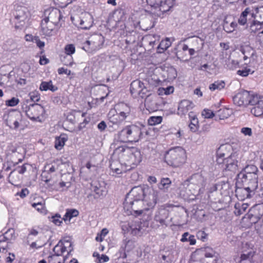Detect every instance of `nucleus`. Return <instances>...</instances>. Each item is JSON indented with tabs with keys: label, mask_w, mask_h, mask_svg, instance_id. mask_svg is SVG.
<instances>
[{
	"label": "nucleus",
	"mask_w": 263,
	"mask_h": 263,
	"mask_svg": "<svg viewBox=\"0 0 263 263\" xmlns=\"http://www.w3.org/2000/svg\"><path fill=\"white\" fill-rule=\"evenodd\" d=\"M128 154L130 155V159L133 163L137 164L141 161L142 155L140 151L138 148L135 147L130 148V153Z\"/></svg>",
	"instance_id": "24"
},
{
	"label": "nucleus",
	"mask_w": 263,
	"mask_h": 263,
	"mask_svg": "<svg viewBox=\"0 0 263 263\" xmlns=\"http://www.w3.org/2000/svg\"><path fill=\"white\" fill-rule=\"evenodd\" d=\"M232 146L229 144H225L220 146L217 151V156L220 157H228L232 153Z\"/></svg>",
	"instance_id": "23"
},
{
	"label": "nucleus",
	"mask_w": 263,
	"mask_h": 263,
	"mask_svg": "<svg viewBox=\"0 0 263 263\" xmlns=\"http://www.w3.org/2000/svg\"><path fill=\"white\" fill-rule=\"evenodd\" d=\"M141 186L142 187L143 192V198L148 210L150 208H153L156 205L159 195V192L146 185Z\"/></svg>",
	"instance_id": "7"
},
{
	"label": "nucleus",
	"mask_w": 263,
	"mask_h": 263,
	"mask_svg": "<svg viewBox=\"0 0 263 263\" xmlns=\"http://www.w3.org/2000/svg\"><path fill=\"white\" fill-rule=\"evenodd\" d=\"M51 219V221L55 225L60 226L62 223V220H61V215L59 214H56L55 215L52 216Z\"/></svg>",
	"instance_id": "53"
},
{
	"label": "nucleus",
	"mask_w": 263,
	"mask_h": 263,
	"mask_svg": "<svg viewBox=\"0 0 263 263\" xmlns=\"http://www.w3.org/2000/svg\"><path fill=\"white\" fill-rule=\"evenodd\" d=\"M14 15V19L16 20L15 23L20 24V25L15 24V28H18L23 25L24 21L27 18L26 8L24 7H17Z\"/></svg>",
	"instance_id": "16"
},
{
	"label": "nucleus",
	"mask_w": 263,
	"mask_h": 263,
	"mask_svg": "<svg viewBox=\"0 0 263 263\" xmlns=\"http://www.w3.org/2000/svg\"><path fill=\"white\" fill-rule=\"evenodd\" d=\"M66 248H55L54 247L53 251V254L50 255L48 257L49 261H50L51 259H54L57 256H62L63 253L66 251Z\"/></svg>",
	"instance_id": "43"
},
{
	"label": "nucleus",
	"mask_w": 263,
	"mask_h": 263,
	"mask_svg": "<svg viewBox=\"0 0 263 263\" xmlns=\"http://www.w3.org/2000/svg\"><path fill=\"white\" fill-rule=\"evenodd\" d=\"M71 20L77 27L83 29H89L93 24L92 15L87 12H81L80 15L77 14L71 16Z\"/></svg>",
	"instance_id": "5"
},
{
	"label": "nucleus",
	"mask_w": 263,
	"mask_h": 263,
	"mask_svg": "<svg viewBox=\"0 0 263 263\" xmlns=\"http://www.w3.org/2000/svg\"><path fill=\"white\" fill-rule=\"evenodd\" d=\"M79 215V211L75 209L67 210L66 216L69 217V221L74 217H77Z\"/></svg>",
	"instance_id": "54"
},
{
	"label": "nucleus",
	"mask_w": 263,
	"mask_h": 263,
	"mask_svg": "<svg viewBox=\"0 0 263 263\" xmlns=\"http://www.w3.org/2000/svg\"><path fill=\"white\" fill-rule=\"evenodd\" d=\"M236 185H237L236 184ZM247 186L236 185L235 190L236 196L239 200H244L246 199L250 198L255 192H252L249 190Z\"/></svg>",
	"instance_id": "17"
},
{
	"label": "nucleus",
	"mask_w": 263,
	"mask_h": 263,
	"mask_svg": "<svg viewBox=\"0 0 263 263\" xmlns=\"http://www.w3.org/2000/svg\"><path fill=\"white\" fill-rule=\"evenodd\" d=\"M58 5L62 7L67 6L69 4H70L72 1L70 0H56Z\"/></svg>",
	"instance_id": "64"
},
{
	"label": "nucleus",
	"mask_w": 263,
	"mask_h": 263,
	"mask_svg": "<svg viewBox=\"0 0 263 263\" xmlns=\"http://www.w3.org/2000/svg\"><path fill=\"white\" fill-rule=\"evenodd\" d=\"M29 165L27 164H23L21 166H18L15 168L14 171H16L19 174H24L27 170V166Z\"/></svg>",
	"instance_id": "62"
},
{
	"label": "nucleus",
	"mask_w": 263,
	"mask_h": 263,
	"mask_svg": "<svg viewBox=\"0 0 263 263\" xmlns=\"http://www.w3.org/2000/svg\"><path fill=\"white\" fill-rule=\"evenodd\" d=\"M108 233V230L106 228L103 229L98 234L96 237L97 241H102L104 237Z\"/></svg>",
	"instance_id": "48"
},
{
	"label": "nucleus",
	"mask_w": 263,
	"mask_h": 263,
	"mask_svg": "<svg viewBox=\"0 0 263 263\" xmlns=\"http://www.w3.org/2000/svg\"><path fill=\"white\" fill-rule=\"evenodd\" d=\"M209 249L204 254L205 258L202 259L200 263H217L219 256V254L212 249Z\"/></svg>",
	"instance_id": "21"
},
{
	"label": "nucleus",
	"mask_w": 263,
	"mask_h": 263,
	"mask_svg": "<svg viewBox=\"0 0 263 263\" xmlns=\"http://www.w3.org/2000/svg\"><path fill=\"white\" fill-rule=\"evenodd\" d=\"M162 117L161 116H152L148 120V123L149 125H155L161 123Z\"/></svg>",
	"instance_id": "46"
},
{
	"label": "nucleus",
	"mask_w": 263,
	"mask_h": 263,
	"mask_svg": "<svg viewBox=\"0 0 263 263\" xmlns=\"http://www.w3.org/2000/svg\"><path fill=\"white\" fill-rule=\"evenodd\" d=\"M4 119L7 126L10 128L16 129L20 126V122L22 121V115L17 111H11L5 114Z\"/></svg>",
	"instance_id": "10"
},
{
	"label": "nucleus",
	"mask_w": 263,
	"mask_h": 263,
	"mask_svg": "<svg viewBox=\"0 0 263 263\" xmlns=\"http://www.w3.org/2000/svg\"><path fill=\"white\" fill-rule=\"evenodd\" d=\"M167 78L169 80H173L177 76V72L175 68L172 66L168 67L166 70Z\"/></svg>",
	"instance_id": "45"
},
{
	"label": "nucleus",
	"mask_w": 263,
	"mask_h": 263,
	"mask_svg": "<svg viewBox=\"0 0 263 263\" xmlns=\"http://www.w3.org/2000/svg\"><path fill=\"white\" fill-rule=\"evenodd\" d=\"M260 101H263V100L259 99L257 96L250 95V98L249 99V104L255 106L258 105Z\"/></svg>",
	"instance_id": "47"
},
{
	"label": "nucleus",
	"mask_w": 263,
	"mask_h": 263,
	"mask_svg": "<svg viewBox=\"0 0 263 263\" xmlns=\"http://www.w3.org/2000/svg\"><path fill=\"white\" fill-rule=\"evenodd\" d=\"M30 99L33 102H37L40 99V97L37 91H32L29 93Z\"/></svg>",
	"instance_id": "59"
},
{
	"label": "nucleus",
	"mask_w": 263,
	"mask_h": 263,
	"mask_svg": "<svg viewBox=\"0 0 263 263\" xmlns=\"http://www.w3.org/2000/svg\"><path fill=\"white\" fill-rule=\"evenodd\" d=\"M231 114V110L228 108H222L215 112V115L220 120H223L228 118Z\"/></svg>",
	"instance_id": "32"
},
{
	"label": "nucleus",
	"mask_w": 263,
	"mask_h": 263,
	"mask_svg": "<svg viewBox=\"0 0 263 263\" xmlns=\"http://www.w3.org/2000/svg\"><path fill=\"white\" fill-rule=\"evenodd\" d=\"M174 0H146V2L152 7L158 9L155 13L158 16L168 11L173 5Z\"/></svg>",
	"instance_id": "9"
},
{
	"label": "nucleus",
	"mask_w": 263,
	"mask_h": 263,
	"mask_svg": "<svg viewBox=\"0 0 263 263\" xmlns=\"http://www.w3.org/2000/svg\"><path fill=\"white\" fill-rule=\"evenodd\" d=\"M108 118L110 122L114 124H118L123 121L121 119L120 114L117 112L116 108L111 109L108 114Z\"/></svg>",
	"instance_id": "25"
},
{
	"label": "nucleus",
	"mask_w": 263,
	"mask_h": 263,
	"mask_svg": "<svg viewBox=\"0 0 263 263\" xmlns=\"http://www.w3.org/2000/svg\"><path fill=\"white\" fill-rule=\"evenodd\" d=\"M262 25L258 23V22L253 21V22L250 26V30L252 32L256 33L261 29V27Z\"/></svg>",
	"instance_id": "49"
},
{
	"label": "nucleus",
	"mask_w": 263,
	"mask_h": 263,
	"mask_svg": "<svg viewBox=\"0 0 263 263\" xmlns=\"http://www.w3.org/2000/svg\"><path fill=\"white\" fill-rule=\"evenodd\" d=\"M127 231L130 232L133 235H139L141 233V228L139 225V221L132 222L128 224Z\"/></svg>",
	"instance_id": "30"
},
{
	"label": "nucleus",
	"mask_w": 263,
	"mask_h": 263,
	"mask_svg": "<svg viewBox=\"0 0 263 263\" xmlns=\"http://www.w3.org/2000/svg\"><path fill=\"white\" fill-rule=\"evenodd\" d=\"M241 132L245 136H251L252 135V129L249 127H243L241 129Z\"/></svg>",
	"instance_id": "63"
},
{
	"label": "nucleus",
	"mask_w": 263,
	"mask_h": 263,
	"mask_svg": "<svg viewBox=\"0 0 263 263\" xmlns=\"http://www.w3.org/2000/svg\"><path fill=\"white\" fill-rule=\"evenodd\" d=\"M256 11L255 14L251 12V16L255 19V21L263 25V8L260 9L256 8Z\"/></svg>",
	"instance_id": "39"
},
{
	"label": "nucleus",
	"mask_w": 263,
	"mask_h": 263,
	"mask_svg": "<svg viewBox=\"0 0 263 263\" xmlns=\"http://www.w3.org/2000/svg\"><path fill=\"white\" fill-rule=\"evenodd\" d=\"M251 11L250 8H247L246 9L241 13L239 19L238 23L240 25H244L247 23V16L248 14L251 15Z\"/></svg>",
	"instance_id": "40"
},
{
	"label": "nucleus",
	"mask_w": 263,
	"mask_h": 263,
	"mask_svg": "<svg viewBox=\"0 0 263 263\" xmlns=\"http://www.w3.org/2000/svg\"><path fill=\"white\" fill-rule=\"evenodd\" d=\"M205 185V180L203 176L199 173L194 174L180 184L179 194L183 198L194 199Z\"/></svg>",
	"instance_id": "2"
},
{
	"label": "nucleus",
	"mask_w": 263,
	"mask_h": 263,
	"mask_svg": "<svg viewBox=\"0 0 263 263\" xmlns=\"http://www.w3.org/2000/svg\"><path fill=\"white\" fill-rule=\"evenodd\" d=\"M189 116L191 120V125H193L198 126V120L196 117V115L193 111H190L189 113Z\"/></svg>",
	"instance_id": "50"
},
{
	"label": "nucleus",
	"mask_w": 263,
	"mask_h": 263,
	"mask_svg": "<svg viewBox=\"0 0 263 263\" xmlns=\"http://www.w3.org/2000/svg\"><path fill=\"white\" fill-rule=\"evenodd\" d=\"M250 98V92L243 90L237 93L233 98L235 104L238 106L247 105L249 104V99Z\"/></svg>",
	"instance_id": "15"
},
{
	"label": "nucleus",
	"mask_w": 263,
	"mask_h": 263,
	"mask_svg": "<svg viewBox=\"0 0 263 263\" xmlns=\"http://www.w3.org/2000/svg\"><path fill=\"white\" fill-rule=\"evenodd\" d=\"M5 47L7 50L12 52L13 53H17L19 50L18 44L12 39H9L7 41Z\"/></svg>",
	"instance_id": "29"
},
{
	"label": "nucleus",
	"mask_w": 263,
	"mask_h": 263,
	"mask_svg": "<svg viewBox=\"0 0 263 263\" xmlns=\"http://www.w3.org/2000/svg\"><path fill=\"white\" fill-rule=\"evenodd\" d=\"M171 183V181L169 178H163L161 180V182H160V183L159 185V189H167Z\"/></svg>",
	"instance_id": "52"
},
{
	"label": "nucleus",
	"mask_w": 263,
	"mask_h": 263,
	"mask_svg": "<svg viewBox=\"0 0 263 263\" xmlns=\"http://www.w3.org/2000/svg\"><path fill=\"white\" fill-rule=\"evenodd\" d=\"M124 208L134 216L140 215L144 211H148L143 198L141 186L134 187L127 194L124 202Z\"/></svg>",
	"instance_id": "1"
},
{
	"label": "nucleus",
	"mask_w": 263,
	"mask_h": 263,
	"mask_svg": "<svg viewBox=\"0 0 263 263\" xmlns=\"http://www.w3.org/2000/svg\"><path fill=\"white\" fill-rule=\"evenodd\" d=\"M65 53L67 54V55L66 57H64V59L68 58L69 62H64V60H62L64 64L66 65H70L72 63V57L71 55L74 53L75 52V47L72 44H69L65 46Z\"/></svg>",
	"instance_id": "26"
},
{
	"label": "nucleus",
	"mask_w": 263,
	"mask_h": 263,
	"mask_svg": "<svg viewBox=\"0 0 263 263\" xmlns=\"http://www.w3.org/2000/svg\"><path fill=\"white\" fill-rule=\"evenodd\" d=\"M185 151L182 147L177 146L171 148L165 154V162L173 167H178L185 162Z\"/></svg>",
	"instance_id": "3"
},
{
	"label": "nucleus",
	"mask_w": 263,
	"mask_h": 263,
	"mask_svg": "<svg viewBox=\"0 0 263 263\" xmlns=\"http://www.w3.org/2000/svg\"><path fill=\"white\" fill-rule=\"evenodd\" d=\"M61 163L59 160L57 159L54 161L51 164H47L45 166L44 173H51L54 172L58 169L59 165Z\"/></svg>",
	"instance_id": "35"
},
{
	"label": "nucleus",
	"mask_w": 263,
	"mask_h": 263,
	"mask_svg": "<svg viewBox=\"0 0 263 263\" xmlns=\"http://www.w3.org/2000/svg\"><path fill=\"white\" fill-rule=\"evenodd\" d=\"M251 72V69L250 68H246L245 69L241 70H238L237 71V73L241 76L242 77H247L249 75V73Z\"/></svg>",
	"instance_id": "61"
},
{
	"label": "nucleus",
	"mask_w": 263,
	"mask_h": 263,
	"mask_svg": "<svg viewBox=\"0 0 263 263\" xmlns=\"http://www.w3.org/2000/svg\"><path fill=\"white\" fill-rule=\"evenodd\" d=\"M117 112L120 114L121 119L123 121L130 115L131 109L126 104L120 103L116 106Z\"/></svg>",
	"instance_id": "22"
},
{
	"label": "nucleus",
	"mask_w": 263,
	"mask_h": 263,
	"mask_svg": "<svg viewBox=\"0 0 263 263\" xmlns=\"http://www.w3.org/2000/svg\"><path fill=\"white\" fill-rule=\"evenodd\" d=\"M194 106V105L192 102L188 100H182L178 107V114L180 116L185 115L192 109Z\"/></svg>",
	"instance_id": "20"
},
{
	"label": "nucleus",
	"mask_w": 263,
	"mask_h": 263,
	"mask_svg": "<svg viewBox=\"0 0 263 263\" xmlns=\"http://www.w3.org/2000/svg\"><path fill=\"white\" fill-rule=\"evenodd\" d=\"M247 249L242 251L240 258L241 260L251 258L255 254L253 248H246Z\"/></svg>",
	"instance_id": "38"
},
{
	"label": "nucleus",
	"mask_w": 263,
	"mask_h": 263,
	"mask_svg": "<svg viewBox=\"0 0 263 263\" xmlns=\"http://www.w3.org/2000/svg\"><path fill=\"white\" fill-rule=\"evenodd\" d=\"M55 25L47 20L43 19L41 23V32L45 36H51L53 35Z\"/></svg>",
	"instance_id": "19"
},
{
	"label": "nucleus",
	"mask_w": 263,
	"mask_h": 263,
	"mask_svg": "<svg viewBox=\"0 0 263 263\" xmlns=\"http://www.w3.org/2000/svg\"><path fill=\"white\" fill-rule=\"evenodd\" d=\"M104 42V37L101 34H95L90 37L86 42V44L90 46L92 51H96L100 49Z\"/></svg>",
	"instance_id": "13"
},
{
	"label": "nucleus",
	"mask_w": 263,
	"mask_h": 263,
	"mask_svg": "<svg viewBox=\"0 0 263 263\" xmlns=\"http://www.w3.org/2000/svg\"><path fill=\"white\" fill-rule=\"evenodd\" d=\"M130 91L134 97H137L140 95L141 98H144V95L148 92L144 83L139 80L133 81L130 84Z\"/></svg>",
	"instance_id": "11"
},
{
	"label": "nucleus",
	"mask_w": 263,
	"mask_h": 263,
	"mask_svg": "<svg viewBox=\"0 0 263 263\" xmlns=\"http://www.w3.org/2000/svg\"><path fill=\"white\" fill-rule=\"evenodd\" d=\"M225 86V83L223 81H217L214 83L211 84L209 86V89L211 91H215V90H220L223 88Z\"/></svg>",
	"instance_id": "42"
},
{
	"label": "nucleus",
	"mask_w": 263,
	"mask_h": 263,
	"mask_svg": "<svg viewBox=\"0 0 263 263\" xmlns=\"http://www.w3.org/2000/svg\"><path fill=\"white\" fill-rule=\"evenodd\" d=\"M257 167L254 165H247L239 173L246 175H258Z\"/></svg>",
	"instance_id": "33"
},
{
	"label": "nucleus",
	"mask_w": 263,
	"mask_h": 263,
	"mask_svg": "<svg viewBox=\"0 0 263 263\" xmlns=\"http://www.w3.org/2000/svg\"><path fill=\"white\" fill-rule=\"evenodd\" d=\"M202 115L207 119L212 118L216 116L215 113L214 114L213 111L208 109H204L202 112Z\"/></svg>",
	"instance_id": "55"
},
{
	"label": "nucleus",
	"mask_w": 263,
	"mask_h": 263,
	"mask_svg": "<svg viewBox=\"0 0 263 263\" xmlns=\"http://www.w3.org/2000/svg\"><path fill=\"white\" fill-rule=\"evenodd\" d=\"M248 204L245 203H237L234 206V213L236 216H239L243 214L248 208Z\"/></svg>",
	"instance_id": "36"
},
{
	"label": "nucleus",
	"mask_w": 263,
	"mask_h": 263,
	"mask_svg": "<svg viewBox=\"0 0 263 263\" xmlns=\"http://www.w3.org/2000/svg\"><path fill=\"white\" fill-rule=\"evenodd\" d=\"M91 190L96 193L98 197L105 196L107 192L106 183L102 180H96L92 181Z\"/></svg>",
	"instance_id": "14"
},
{
	"label": "nucleus",
	"mask_w": 263,
	"mask_h": 263,
	"mask_svg": "<svg viewBox=\"0 0 263 263\" xmlns=\"http://www.w3.org/2000/svg\"><path fill=\"white\" fill-rule=\"evenodd\" d=\"M48 15L44 18L55 26L58 25L62 15L61 11L57 8L49 9L45 11V15Z\"/></svg>",
	"instance_id": "12"
},
{
	"label": "nucleus",
	"mask_w": 263,
	"mask_h": 263,
	"mask_svg": "<svg viewBox=\"0 0 263 263\" xmlns=\"http://www.w3.org/2000/svg\"><path fill=\"white\" fill-rule=\"evenodd\" d=\"M181 241L182 242L189 241L190 245H194L196 242L195 236L192 235H190L187 232H185L182 235Z\"/></svg>",
	"instance_id": "41"
},
{
	"label": "nucleus",
	"mask_w": 263,
	"mask_h": 263,
	"mask_svg": "<svg viewBox=\"0 0 263 263\" xmlns=\"http://www.w3.org/2000/svg\"><path fill=\"white\" fill-rule=\"evenodd\" d=\"M114 148L113 155L117 156L119 158H122L124 155V153L128 155L130 151V148L123 145Z\"/></svg>",
	"instance_id": "28"
},
{
	"label": "nucleus",
	"mask_w": 263,
	"mask_h": 263,
	"mask_svg": "<svg viewBox=\"0 0 263 263\" xmlns=\"http://www.w3.org/2000/svg\"><path fill=\"white\" fill-rule=\"evenodd\" d=\"M174 89V88L173 86H169L166 88H160L159 89V93L160 94V93L164 92L165 95H170L173 92Z\"/></svg>",
	"instance_id": "60"
},
{
	"label": "nucleus",
	"mask_w": 263,
	"mask_h": 263,
	"mask_svg": "<svg viewBox=\"0 0 263 263\" xmlns=\"http://www.w3.org/2000/svg\"><path fill=\"white\" fill-rule=\"evenodd\" d=\"M40 89L41 91H47L50 90L52 92L55 91L58 87L53 85L51 81L49 82H42L40 86Z\"/></svg>",
	"instance_id": "31"
},
{
	"label": "nucleus",
	"mask_w": 263,
	"mask_h": 263,
	"mask_svg": "<svg viewBox=\"0 0 263 263\" xmlns=\"http://www.w3.org/2000/svg\"><path fill=\"white\" fill-rule=\"evenodd\" d=\"M66 135H61L60 137L57 138L55 141L54 146L57 149H61L65 145V142L67 140Z\"/></svg>",
	"instance_id": "34"
},
{
	"label": "nucleus",
	"mask_w": 263,
	"mask_h": 263,
	"mask_svg": "<svg viewBox=\"0 0 263 263\" xmlns=\"http://www.w3.org/2000/svg\"><path fill=\"white\" fill-rule=\"evenodd\" d=\"M72 238L69 236H66L61 239L54 247H71Z\"/></svg>",
	"instance_id": "44"
},
{
	"label": "nucleus",
	"mask_w": 263,
	"mask_h": 263,
	"mask_svg": "<svg viewBox=\"0 0 263 263\" xmlns=\"http://www.w3.org/2000/svg\"><path fill=\"white\" fill-rule=\"evenodd\" d=\"M251 112L256 117L263 116V101H260L258 105L252 107Z\"/></svg>",
	"instance_id": "37"
},
{
	"label": "nucleus",
	"mask_w": 263,
	"mask_h": 263,
	"mask_svg": "<svg viewBox=\"0 0 263 263\" xmlns=\"http://www.w3.org/2000/svg\"><path fill=\"white\" fill-rule=\"evenodd\" d=\"M14 229H9L4 234L6 237V240H8V243L14 238Z\"/></svg>",
	"instance_id": "51"
},
{
	"label": "nucleus",
	"mask_w": 263,
	"mask_h": 263,
	"mask_svg": "<svg viewBox=\"0 0 263 263\" xmlns=\"http://www.w3.org/2000/svg\"><path fill=\"white\" fill-rule=\"evenodd\" d=\"M142 135L141 127L131 125L125 127L118 134V138L123 142H138Z\"/></svg>",
	"instance_id": "4"
},
{
	"label": "nucleus",
	"mask_w": 263,
	"mask_h": 263,
	"mask_svg": "<svg viewBox=\"0 0 263 263\" xmlns=\"http://www.w3.org/2000/svg\"><path fill=\"white\" fill-rule=\"evenodd\" d=\"M145 97H146L145 100V104L146 105H147L148 106H152L153 105V96H152L151 93L144 95Z\"/></svg>",
	"instance_id": "58"
},
{
	"label": "nucleus",
	"mask_w": 263,
	"mask_h": 263,
	"mask_svg": "<svg viewBox=\"0 0 263 263\" xmlns=\"http://www.w3.org/2000/svg\"><path fill=\"white\" fill-rule=\"evenodd\" d=\"M237 185L247 186L252 192H255L258 187V175H246L239 173L237 175Z\"/></svg>",
	"instance_id": "6"
},
{
	"label": "nucleus",
	"mask_w": 263,
	"mask_h": 263,
	"mask_svg": "<svg viewBox=\"0 0 263 263\" xmlns=\"http://www.w3.org/2000/svg\"><path fill=\"white\" fill-rule=\"evenodd\" d=\"M196 235L198 239L203 242L208 239V234L203 231H199Z\"/></svg>",
	"instance_id": "56"
},
{
	"label": "nucleus",
	"mask_w": 263,
	"mask_h": 263,
	"mask_svg": "<svg viewBox=\"0 0 263 263\" xmlns=\"http://www.w3.org/2000/svg\"><path fill=\"white\" fill-rule=\"evenodd\" d=\"M18 99L13 97L11 99L6 101V105L9 106H15L18 103Z\"/></svg>",
	"instance_id": "57"
},
{
	"label": "nucleus",
	"mask_w": 263,
	"mask_h": 263,
	"mask_svg": "<svg viewBox=\"0 0 263 263\" xmlns=\"http://www.w3.org/2000/svg\"><path fill=\"white\" fill-rule=\"evenodd\" d=\"M237 26V24L236 22H231L228 20V17H226L223 24V28L225 31L228 33H231L236 28Z\"/></svg>",
	"instance_id": "27"
},
{
	"label": "nucleus",
	"mask_w": 263,
	"mask_h": 263,
	"mask_svg": "<svg viewBox=\"0 0 263 263\" xmlns=\"http://www.w3.org/2000/svg\"><path fill=\"white\" fill-rule=\"evenodd\" d=\"M26 115L31 120L41 122L44 118L45 109L39 104H30L25 107Z\"/></svg>",
	"instance_id": "8"
},
{
	"label": "nucleus",
	"mask_w": 263,
	"mask_h": 263,
	"mask_svg": "<svg viewBox=\"0 0 263 263\" xmlns=\"http://www.w3.org/2000/svg\"><path fill=\"white\" fill-rule=\"evenodd\" d=\"M236 154L234 153L226 158L223 169L225 170L234 171L237 168V161L236 160Z\"/></svg>",
	"instance_id": "18"
}]
</instances>
